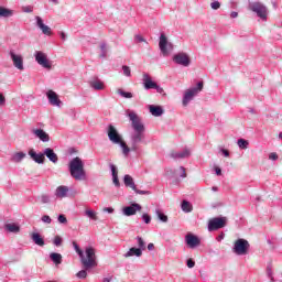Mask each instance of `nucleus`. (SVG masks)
Masks as SVG:
<instances>
[{"mask_svg":"<svg viewBox=\"0 0 282 282\" xmlns=\"http://www.w3.org/2000/svg\"><path fill=\"white\" fill-rule=\"evenodd\" d=\"M68 169L70 176L77 182H83V180H87V173L85 172V163H83V160L80 158H74L70 161Z\"/></svg>","mask_w":282,"mask_h":282,"instance_id":"1","label":"nucleus"},{"mask_svg":"<svg viewBox=\"0 0 282 282\" xmlns=\"http://www.w3.org/2000/svg\"><path fill=\"white\" fill-rule=\"evenodd\" d=\"M107 135L112 144H119L121 147L123 155H129V151H131V149H129V145H127V142L122 139V134L118 132V129H116L115 126H108Z\"/></svg>","mask_w":282,"mask_h":282,"instance_id":"2","label":"nucleus"},{"mask_svg":"<svg viewBox=\"0 0 282 282\" xmlns=\"http://www.w3.org/2000/svg\"><path fill=\"white\" fill-rule=\"evenodd\" d=\"M80 259L86 270H89V268H96L98 265L96 262V250L93 247L86 248L85 253L80 256Z\"/></svg>","mask_w":282,"mask_h":282,"instance_id":"3","label":"nucleus"},{"mask_svg":"<svg viewBox=\"0 0 282 282\" xmlns=\"http://www.w3.org/2000/svg\"><path fill=\"white\" fill-rule=\"evenodd\" d=\"M226 224H228V218H226V217L212 218L208 221V230H209V232H213L214 230H219L221 228H226Z\"/></svg>","mask_w":282,"mask_h":282,"instance_id":"4","label":"nucleus"},{"mask_svg":"<svg viewBox=\"0 0 282 282\" xmlns=\"http://www.w3.org/2000/svg\"><path fill=\"white\" fill-rule=\"evenodd\" d=\"M202 89H204V82H199L197 84V87L188 89L183 98V105L184 107H186V105H188V102H191V100H193L194 96H197V94H199V91H202Z\"/></svg>","mask_w":282,"mask_h":282,"instance_id":"5","label":"nucleus"},{"mask_svg":"<svg viewBox=\"0 0 282 282\" xmlns=\"http://www.w3.org/2000/svg\"><path fill=\"white\" fill-rule=\"evenodd\" d=\"M250 248V243L246 239H238L235 242L234 252L236 254H248V249Z\"/></svg>","mask_w":282,"mask_h":282,"instance_id":"6","label":"nucleus"},{"mask_svg":"<svg viewBox=\"0 0 282 282\" xmlns=\"http://www.w3.org/2000/svg\"><path fill=\"white\" fill-rule=\"evenodd\" d=\"M250 10L256 12L260 19H268V8L261 2H254L250 6Z\"/></svg>","mask_w":282,"mask_h":282,"instance_id":"7","label":"nucleus"},{"mask_svg":"<svg viewBox=\"0 0 282 282\" xmlns=\"http://www.w3.org/2000/svg\"><path fill=\"white\" fill-rule=\"evenodd\" d=\"M128 118L132 122V129H134V131H144V123H142V119H140L135 112H129Z\"/></svg>","mask_w":282,"mask_h":282,"instance_id":"8","label":"nucleus"},{"mask_svg":"<svg viewBox=\"0 0 282 282\" xmlns=\"http://www.w3.org/2000/svg\"><path fill=\"white\" fill-rule=\"evenodd\" d=\"M35 61L45 69H52V63H50V59H47V55L45 53L37 51L35 53Z\"/></svg>","mask_w":282,"mask_h":282,"instance_id":"9","label":"nucleus"},{"mask_svg":"<svg viewBox=\"0 0 282 282\" xmlns=\"http://www.w3.org/2000/svg\"><path fill=\"white\" fill-rule=\"evenodd\" d=\"M173 61L177 65H183V67H188V65H191V57L186 53H178L174 55Z\"/></svg>","mask_w":282,"mask_h":282,"instance_id":"10","label":"nucleus"},{"mask_svg":"<svg viewBox=\"0 0 282 282\" xmlns=\"http://www.w3.org/2000/svg\"><path fill=\"white\" fill-rule=\"evenodd\" d=\"M185 241L188 248H197V246L202 245V240H199V238L193 234H187L185 236Z\"/></svg>","mask_w":282,"mask_h":282,"instance_id":"11","label":"nucleus"},{"mask_svg":"<svg viewBox=\"0 0 282 282\" xmlns=\"http://www.w3.org/2000/svg\"><path fill=\"white\" fill-rule=\"evenodd\" d=\"M140 210H142V206H140L138 203H134L131 206L123 208V215H126V217H131V215H135V213Z\"/></svg>","mask_w":282,"mask_h":282,"instance_id":"12","label":"nucleus"},{"mask_svg":"<svg viewBox=\"0 0 282 282\" xmlns=\"http://www.w3.org/2000/svg\"><path fill=\"white\" fill-rule=\"evenodd\" d=\"M11 59L13 61L14 67L23 72V56L14 54V52H10Z\"/></svg>","mask_w":282,"mask_h":282,"instance_id":"13","label":"nucleus"},{"mask_svg":"<svg viewBox=\"0 0 282 282\" xmlns=\"http://www.w3.org/2000/svg\"><path fill=\"white\" fill-rule=\"evenodd\" d=\"M46 96L48 98V102H51L53 107H58L61 105V99H58V95L54 90H48Z\"/></svg>","mask_w":282,"mask_h":282,"instance_id":"14","label":"nucleus"},{"mask_svg":"<svg viewBox=\"0 0 282 282\" xmlns=\"http://www.w3.org/2000/svg\"><path fill=\"white\" fill-rule=\"evenodd\" d=\"M32 133L39 138L42 142H50V134L45 132L43 129H33Z\"/></svg>","mask_w":282,"mask_h":282,"instance_id":"15","label":"nucleus"},{"mask_svg":"<svg viewBox=\"0 0 282 282\" xmlns=\"http://www.w3.org/2000/svg\"><path fill=\"white\" fill-rule=\"evenodd\" d=\"M35 19H36L37 28H40L43 34H46V36L52 35V29L45 25V23H43V19H41V17H36Z\"/></svg>","mask_w":282,"mask_h":282,"instance_id":"16","label":"nucleus"},{"mask_svg":"<svg viewBox=\"0 0 282 282\" xmlns=\"http://www.w3.org/2000/svg\"><path fill=\"white\" fill-rule=\"evenodd\" d=\"M143 85L144 89H155V87H158V84L151 79L149 74H143Z\"/></svg>","mask_w":282,"mask_h":282,"instance_id":"17","label":"nucleus"},{"mask_svg":"<svg viewBox=\"0 0 282 282\" xmlns=\"http://www.w3.org/2000/svg\"><path fill=\"white\" fill-rule=\"evenodd\" d=\"M29 155L32 158V160H34V162H36L37 164H43V162H45V154L44 153H40L37 154L36 152H34V150H30L29 151Z\"/></svg>","mask_w":282,"mask_h":282,"instance_id":"18","label":"nucleus"},{"mask_svg":"<svg viewBox=\"0 0 282 282\" xmlns=\"http://www.w3.org/2000/svg\"><path fill=\"white\" fill-rule=\"evenodd\" d=\"M44 155H46V158L50 159L53 164H56L58 162V155L54 153V150L52 148H46L44 150Z\"/></svg>","mask_w":282,"mask_h":282,"instance_id":"19","label":"nucleus"},{"mask_svg":"<svg viewBox=\"0 0 282 282\" xmlns=\"http://www.w3.org/2000/svg\"><path fill=\"white\" fill-rule=\"evenodd\" d=\"M67 193H69V187L65 186V185H61L56 188L55 191V195L56 197H58L59 199H63L64 197H67Z\"/></svg>","mask_w":282,"mask_h":282,"instance_id":"20","label":"nucleus"},{"mask_svg":"<svg viewBox=\"0 0 282 282\" xmlns=\"http://www.w3.org/2000/svg\"><path fill=\"white\" fill-rule=\"evenodd\" d=\"M171 158H175L178 160H184V158H191V150L185 149L183 152H171Z\"/></svg>","mask_w":282,"mask_h":282,"instance_id":"21","label":"nucleus"},{"mask_svg":"<svg viewBox=\"0 0 282 282\" xmlns=\"http://www.w3.org/2000/svg\"><path fill=\"white\" fill-rule=\"evenodd\" d=\"M123 184L128 188H132V191H138V187L135 186V182H133V177L129 174H126L123 177Z\"/></svg>","mask_w":282,"mask_h":282,"instance_id":"22","label":"nucleus"},{"mask_svg":"<svg viewBox=\"0 0 282 282\" xmlns=\"http://www.w3.org/2000/svg\"><path fill=\"white\" fill-rule=\"evenodd\" d=\"M31 239L35 246H40L41 248H43V246H45V240L37 232L31 234Z\"/></svg>","mask_w":282,"mask_h":282,"instance_id":"23","label":"nucleus"},{"mask_svg":"<svg viewBox=\"0 0 282 282\" xmlns=\"http://www.w3.org/2000/svg\"><path fill=\"white\" fill-rule=\"evenodd\" d=\"M90 87L93 89H96L97 91H100L102 89H105V82L100 80V79H95V80H91L89 83Z\"/></svg>","mask_w":282,"mask_h":282,"instance_id":"24","label":"nucleus"},{"mask_svg":"<svg viewBox=\"0 0 282 282\" xmlns=\"http://www.w3.org/2000/svg\"><path fill=\"white\" fill-rule=\"evenodd\" d=\"M169 43V41L166 40V35L161 34L160 36V42H159V47L162 52V54L166 55L167 51H166V44Z\"/></svg>","mask_w":282,"mask_h":282,"instance_id":"25","label":"nucleus"},{"mask_svg":"<svg viewBox=\"0 0 282 282\" xmlns=\"http://www.w3.org/2000/svg\"><path fill=\"white\" fill-rule=\"evenodd\" d=\"M142 254V249L132 247L129 249V251L124 254L126 259H129V257H140Z\"/></svg>","mask_w":282,"mask_h":282,"instance_id":"26","label":"nucleus"},{"mask_svg":"<svg viewBox=\"0 0 282 282\" xmlns=\"http://www.w3.org/2000/svg\"><path fill=\"white\" fill-rule=\"evenodd\" d=\"M50 258L55 265H61V263H63V256L61 253L53 252L50 254Z\"/></svg>","mask_w":282,"mask_h":282,"instance_id":"27","label":"nucleus"},{"mask_svg":"<svg viewBox=\"0 0 282 282\" xmlns=\"http://www.w3.org/2000/svg\"><path fill=\"white\" fill-rule=\"evenodd\" d=\"M150 113L152 116L160 117L164 113V110L160 106H150Z\"/></svg>","mask_w":282,"mask_h":282,"instance_id":"28","label":"nucleus"},{"mask_svg":"<svg viewBox=\"0 0 282 282\" xmlns=\"http://www.w3.org/2000/svg\"><path fill=\"white\" fill-rule=\"evenodd\" d=\"M12 14H13L12 10H10L6 7H0V17L2 19H8V18L12 17Z\"/></svg>","mask_w":282,"mask_h":282,"instance_id":"29","label":"nucleus"},{"mask_svg":"<svg viewBox=\"0 0 282 282\" xmlns=\"http://www.w3.org/2000/svg\"><path fill=\"white\" fill-rule=\"evenodd\" d=\"M85 215H86V217H88L89 219H93V221H98V214H97L95 210H93V209H90V208H87V209L85 210Z\"/></svg>","mask_w":282,"mask_h":282,"instance_id":"30","label":"nucleus"},{"mask_svg":"<svg viewBox=\"0 0 282 282\" xmlns=\"http://www.w3.org/2000/svg\"><path fill=\"white\" fill-rule=\"evenodd\" d=\"M142 133H144V131H135V134L132 137V142L134 144L142 142V139L144 138V135Z\"/></svg>","mask_w":282,"mask_h":282,"instance_id":"31","label":"nucleus"},{"mask_svg":"<svg viewBox=\"0 0 282 282\" xmlns=\"http://www.w3.org/2000/svg\"><path fill=\"white\" fill-rule=\"evenodd\" d=\"M6 228L9 232H20L21 230V227H19L17 224H7Z\"/></svg>","mask_w":282,"mask_h":282,"instance_id":"32","label":"nucleus"},{"mask_svg":"<svg viewBox=\"0 0 282 282\" xmlns=\"http://www.w3.org/2000/svg\"><path fill=\"white\" fill-rule=\"evenodd\" d=\"M181 208L184 213H191L193 210V205H191L187 200H183Z\"/></svg>","mask_w":282,"mask_h":282,"instance_id":"33","label":"nucleus"},{"mask_svg":"<svg viewBox=\"0 0 282 282\" xmlns=\"http://www.w3.org/2000/svg\"><path fill=\"white\" fill-rule=\"evenodd\" d=\"M237 144H238L239 149L246 150V149H248V144H250V143L246 139H239Z\"/></svg>","mask_w":282,"mask_h":282,"instance_id":"34","label":"nucleus"},{"mask_svg":"<svg viewBox=\"0 0 282 282\" xmlns=\"http://www.w3.org/2000/svg\"><path fill=\"white\" fill-rule=\"evenodd\" d=\"M156 216L160 219V221H163V224H166V221H169V216L161 213L160 209L156 210Z\"/></svg>","mask_w":282,"mask_h":282,"instance_id":"35","label":"nucleus"},{"mask_svg":"<svg viewBox=\"0 0 282 282\" xmlns=\"http://www.w3.org/2000/svg\"><path fill=\"white\" fill-rule=\"evenodd\" d=\"M137 240H138V246L140 250H147V243L144 242L142 237H137Z\"/></svg>","mask_w":282,"mask_h":282,"instance_id":"36","label":"nucleus"},{"mask_svg":"<svg viewBox=\"0 0 282 282\" xmlns=\"http://www.w3.org/2000/svg\"><path fill=\"white\" fill-rule=\"evenodd\" d=\"M54 246H62L63 245V238H61V236H55L54 240H53Z\"/></svg>","mask_w":282,"mask_h":282,"instance_id":"37","label":"nucleus"},{"mask_svg":"<svg viewBox=\"0 0 282 282\" xmlns=\"http://www.w3.org/2000/svg\"><path fill=\"white\" fill-rule=\"evenodd\" d=\"M73 246H74V248H75L77 254H78L79 257H83L84 252H83V250L80 249V247H78V243H76V241H73Z\"/></svg>","mask_w":282,"mask_h":282,"instance_id":"38","label":"nucleus"},{"mask_svg":"<svg viewBox=\"0 0 282 282\" xmlns=\"http://www.w3.org/2000/svg\"><path fill=\"white\" fill-rule=\"evenodd\" d=\"M212 10H219L221 8V3L219 1H215L210 3Z\"/></svg>","mask_w":282,"mask_h":282,"instance_id":"39","label":"nucleus"},{"mask_svg":"<svg viewBox=\"0 0 282 282\" xmlns=\"http://www.w3.org/2000/svg\"><path fill=\"white\" fill-rule=\"evenodd\" d=\"M177 173L181 177H186V169H184V166H180Z\"/></svg>","mask_w":282,"mask_h":282,"instance_id":"40","label":"nucleus"},{"mask_svg":"<svg viewBox=\"0 0 282 282\" xmlns=\"http://www.w3.org/2000/svg\"><path fill=\"white\" fill-rule=\"evenodd\" d=\"M120 96H122L123 98H133V94L131 93H127L124 90H119Z\"/></svg>","mask_w":282,"mask_h":282,"instance_id":"41","label":"nucleus"},{"mask_svg":"<svg viewBox=\"0 0 282 282\" xmlns=\"http://www.w3.org/2000/svg\"><path fill=\"white\" fill-rule=\"evenodd\" d=\"M77 278L78 279H87V271L82 270V271L77 272Z\"/></svg>","mask_w":282,"mask_h":282,"instance_id":"42","label":"nucleus"},{"mask_svg":"<svg viewBox=\"0 0 282 282\" xmlns=\"http://www.w3.org/2000/svg\"><path fill=\"white\" fill-rule=\"evenodd\" d=\"M40 202L42 204H48L50 203V196H47V195L40 196Z\"/></svg>","mask_w":282,"mask_h":282,"instance_id":"43","label":"nucleus"},{"mask_svg":"<svg viewBox=\"0 0 282 282\" xmlns=\"http://www.w3.org/2000/svg\"><path fill=\"white\" fill-rule=\"evenodd\" d=\"M142 219L144 224H151V216L149 214H143Z\"/></svg>","mask_w":282,"mask_h":282,"instance_id":"44","label":"nucleus"},{"mask_svg":"<svg viewBox=\"0 0 282 282\" xmlns=\"http://www.w3.org/2000/svg\"><path fill=\"white\" fill-rule=\"evenodd\" d=\"M100 50H101V56H102V58H105V56H107V45L101 44Z\"/></svg>","mask_w":282,"mask_h":282,"instance_id":"45","label":"nucleus"},{"mask_svg":"<svg viewBox=\"0 0 282 282\" xmlns=\"http://www.w3.org/2000/svg\"><path fill=\"white\" fill-rule=\"evenodd\" d=\"M57 219L59 224H67V217L63 214H61Z\"/></svg>","mask_w":282,"mask_h":282,"instance_id":"46","label":"nucleus"},{"mask_svg":"<svg viewBox=\"0 0 282 282\" xmlns=\"http://www.w3.org/2000/svg\"><path fill=\"white\" fill-rule=\"evenodd\" d=\"M23 158H25V153L23 152L15 153V159L18 160V162H21Z\"/></svg>","mask_w":282,"mask_h":282,"instance_id":"47","label":"nucleus"},{"mask_svg":"<svg viewBox=\"0 0 282 282\" xmlns=\"http://www.w3.org/2000/svg\"><path fill=\"white\" fill-rule=\"evenodd\" d=\"M124 76H131V68L129 66H122Z\"/></svg>","mask_w":282,"mask_h":282,"instance_id":"48","label":"nucleus"},{"mask_svg":"<svg viewBox=\"0 0 282 282\" xmlns=\"http://www.w3.org/2000/svg\"><path fill=\"white\" fill-rule=\"evenodd\" d=\"M42 221H44V224H52V218L48 215H44Z\"/></svg>","mask_w":282,"mask_h":282,"instance_id":"49","label":"nucleus"},{"mask_svg":"<svg viewBox=\"0 0 282 282\" xmlns=\"http://www.w3.org/2000/svg\"><path fill=\"white\" fill-rule=\"evenodd\" d=\"M112 177H118V170L116 169V165H110Z\"/></svg>","mask_w":282,"mask_h":282,"instance_id":"50","label":"nucleus"},{"mask_svg":"<svg viewBox=\"0 0 282 282\" xmlns=\"http://www.w3.org/2000/svg\"><path fill=\"white\" fill-rule=\"evenodd\" d=\"M269 160H273V161L279 160V154H276L275 152L270 153L269 154Z\"/></svg>","mask_w":282,"mask_h":282,"instance_id":"51","label":"nucleus"},{"mask_svg":"<svg viewBox=\"0 0 282 282\" xmlns=\"http://www.w3.org/2000/svg\"><path fill=\"white\" fill-rule=\"evenodd\" d=\"M134 193H137L138 195H150L151 193L149 191H142V189H138L134 191Z\"/></svg>","mask_w":282,"mask_h":282,"instance_id":"52","label":"nucleus"},{"mask_svg":"<svg viewBox=\"0 0 282 282\" xmlns=\"http://www.w3.org/2000/svg\"><path fill=\"white\" fill-rule=\"evenodd\" d=\"M112 182L115 184V186H120V180H118V176H112Z\"/></svg>","mask_w":282,"mask_h":282,"instance_id":"53","label":"nucleus"},{"mask_svg":"<svg viewBox=\"0 0 282 282\" xmlns=\"http://www.w3.org/2000/svg\"><path fill=\"white\" fill-rule=\"evenodd\" d=\"M187 268H195V262L193 259L187 260Z\"/></svg>","mask_w":282,"mask_h":282,"instance_id":"54","label":"nucleus"},{"mask_svg":"<svg viewBox=\"0 0 282 282\" xmlns=\"http://www.w3.org/2000/svg\"><path fill=\"white\" fill-rule=\"evenodd\" d=\"M6 105V96H3V94L0 93V106Z\"/></svg>","mask_w":282,"mask_h":282,"instance_id":"55","label":"nucleus"},{"mask_svg":"<svg viewBox=\"0 0 282 282\" xmlns=\"http://www.w3.org/2000/svg\"><path fill=\"white\" fill-rule=\"evenodd\" d=\"M135 41H138L139 43H144V37H142V35H135Z\"/></svg>","mask_w":282,"mask_h":282,"instance_id":"56","label":"nucleus"},{"mask_svg":"<svg viewBox=\"0 0 282 282\" xmlns=\"http://www.w3.org/2000/svg\"><path fill=\"white\" fill-rule=\"evenodd\" d=\"M154 89H156L158 94H164V88H162L158 85H156V87H154Z\"/></svg>","mask_w":282,"mask_h":282,"instance_id":"57","label":"nucleus"},{"mask_svg":"<svg viewBox=\"0 0 282 282\" xmlns=\"http://www.w3.org/2000/svg\"><path fill=\"white\" fill-rule=\"evenodd\" d=\"M104 213H113V208L112 207H106V208H104Z\"/></svg>","mask_w":282,"mask_h":282,"instance_id":"58","label":"nucleus"},{"mask_svg":"<svg viewBox=\"0 0 282 282\" xmlns=\"http://www.w3.org/2000/svg\"><path fill=\"white\" fill-rule=\"evenodd\" d=\"M223 154L225 155V158H230V152H228V150H221Z\"/></svg>","mask_w":282,"mask_h":282,"instance_id":"59","label":"nucleus"},{"mask_svg":"<svg viewBox=\"0 0 282 282\" xmlns=\"http://www.w3.org/2000/svg\"><path fill=\"white\" fill-rule=\"evenodd\" d=\"M230 17H231V19H237V18L239 17V13L232 11V12L230 13Z\"/></svg>","mask_w":282,"mask_h":282,"instance_id":"60","label":"nucleus"},{"mask_svg":"<svg viewBox=\"0 0 282 282\" xmlns=\"http://www.w3.org/2000/svg\"><path fill=\"white\" fill-rule=\"evenodd\" d=\"M154 248H155V245H153V242H150L148 245V250H154Z\"/></svg>","mask_w":282,"mask_h":282,"instance_id":"61","label":"nucleus"},{"mask_svg":"<svg viewBox=\"0 0 282 282\" xmlns=\"http://www.w3.org/2000/svg\"><path fill=\"white\" fill-rule=\"evenodd\" d=\"M215 171H216V175H221V169L215 167Z\"/></svg>","mask_w":282,"mask_h":282,"instance_id":"62","label":"nucleus"},{"mask_svg":"<svg viewBox=\"0 0 282 282\" xmlns=\"http://www.w3.org/2000/svg\"><path fill=\"white\" fill-rule=\"evenodd\" d=\"M102 282H111V278H105Z\"/></svg>","mask_w":282,"mask_h":282,"instance_id":"63","label":"nucleus"},{"mask_svg":"<svg viewBox=\"0 0 282 282\" xmlns=\"http://www.w3.org/2000/svg\"><path fill=\"white\" fill-rule=\"evenodd\" d=\"M61 36H62V41H65V33H61Z\"/></svg>","mask_w":282,"mask_h":282,"instance_id":"64","label":"nucleus"}]
</instances>
